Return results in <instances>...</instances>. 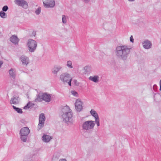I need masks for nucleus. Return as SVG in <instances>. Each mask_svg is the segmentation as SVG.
<instances>
[{
  "label": "nucleus",
  "mask_w": 161,
  "mask_h": 161,
  "mask_svg": "<svg viewBox=\"0 0 161 161\" xmlns=\"http://www.w3.org/2000/svg\"><path fill=\"white\" fill-rule=\"evenodd\" d=\"M0 16L2 18L5 19L7 17V15L4 12L2 11L0 12Z\"/></svg>",
  "instance_id": "a878e982"
},
{
  "label": "nucleus",
  "mask_w": 161,
  "mask_h": 161,
  "mask_svg": "<svg viewBox=\"0 0 161 161\" xmlns=\"http://www.w3.org/2000/svg\"><path fill=\"white\" fill-rule=\"evenodd\" d=\"M44 6L46 8H52L55 5L54 0H42Z\"/></svg>",
  "instance_id": "0eeeda50"
},
{
  "label": "nucleus",
  "mask_w": 161,
  "mask_h": 161,
  "mask_svg": "<svg viewBox=\"0 0 161 161\" xmlns=\"http://www.w3.org/2000/svg\"><path fill=\"white\" fill-rule=\"evenodd\" d=\"M71 94L77 97L78 95V93L76 91H72L71 92Z\"/></svg>",
  "instance_id": "c756f323"
},
{
  "label": "nucleus",
  "mask_w": 161,
  "mask_h": 161,
  "mask_svg": "<svg viewBox=\"0 0 161 161\" xmlns=\"http://www.w3.org/2000/svg\"><path fill=\"white\" fill-rule=\"evenodd\" d=\"M160 89L159 90L161 91V80L159 81Z\"/></svg>",
  "instance_id": "72a5a7b5"
},
{
  "label": "nucleus",
  "mask_w": 161,
  "mask_h": 161,
  "mask_svg": "<svg viewBox=\"0 0 161 161\" xmlns=\"http://www.w3.org/2000/svg\"><path fill=\"white\" fill-rule=\"evenodd\" d=\"M59 161H67V160L65 159L62 158L60 159Z\"/></svg>",
  "instance_id": "f704fd0d"
},
{
  "label": "nucleus",
  "mask_w": 161,
  "mask_h": 161,
  "mask_svg": "<svg viewBox=\"0 0 161 161\" xmlns=\"http://www.w3.org/2000/svg\"><path fill=\"white\" fill-rule=\"evenodd\" d=\"M12 107L19 114H22L23 113V111H22V109L20 108H19L16 107V106L13 105Z\"/></svg>",
  "instance_id": "b1692460"
},
{
  "label": "nucleus",
  "mask_w": 161,
  "mask_h": 161,
  "mask_svg": "<svg viewBox=\"0 0 161 161\" xmlns=\"http://www.w3.org/2000/svg\"><path fill=\"white\" fill-rule=\"evenodd\" d=\"M8 9V6L7 5L4 6L2 8V11L3 12H6Z\"/></svg>",
  "instance_id": "c85d7f7f"
},
{
  "label": "nucleus",
  "mask_w": 161,
  "mask_h": 161,
  "mask_svg": "<svg viewBox=\"0 0 161 161\" xmlns=\"http://www.w3.org/2000/svg\"><path fill=\"white\" fill-rule=\"evenodd\" d=\"M3 63L2 61H0V68L1 67Z\"/></svg>",
  "instance_id": "c9c22d12"
},
{
  "label": "nucleus",
  "mask_w": 161,
  "mask_h": 161,
  "mask_svg": "<svg viewBox=\"0 0 161 161\" xmlns=\"http://www.w3.org/2000/svg\"><path fill=\"white\" fill-rule=\"evenodd\" d=\"M99 77L98 76L95 75L94 76H90L89 78V80L95 83H97L99 81Z\"/></svg>",
  "instance_id": "aec40b11"
},
{
  "label": "nucleus",
  "mask_w": 161,
  "mask_h": 161,
  "mask_svg": "<svg viewBox=\"0 0 161 161\" xmlns=\"http://www.w3.org/2000/svg\"><path fill=\"white\" fill-rule=\"evenodd\" d=\"M82 103L80 99H78L75 103V108L78 112H80L83 109Z\"/></svg>",
  "instance_id": "9d476101"
},
{
  "label": "nucleus",
  "mask_w": 161,
  "mask_h": 161,
  "mask_svg": "<svg viewBox=\"0 0 161 161\" xmlns=\"http://www.w3.org/2000/svg\"><path fill=\"white\" fill-rule=\"evenodd\" d=\"M30 132V130L28 127H23L20 130V138L22 142H26L28 135Z\"/></svg>",
  "instance_id": "20e7f679"
},
{
  "label": "nucleus",
  "mask_w": 161,
  "mask_h": 161,
  "mask_svg": "<svg viewBox=\"0 0 161 161\" xmlns=\"http://www.w3.org/2000/svg\"><path fill=\"white\" fill-rule=\"evenodd\" d=\"M74 82H75H75H77V80H74Z\"/></svg>",
  "instance_id": "4c0bfd02"
},
{
  "label": "nucleus",
  "mask_w": 161,
  "mask_h": 161,
  "mask_svg": "<svg viewBox=\"0 0 161 161\" xmlns=\"http://www.w3.org/2000/svg\"><path fill=\"white\" fill-rule=\"evenodd\" d=\"M60 115L63 121L68 125L73 123V114L72 110L68 106H64L62 109Z\"/></svg>",
  "instance_id": "f03ea898"
},
{
  "label": "nucleus",
  "mask_w": 161,
  "mask_h": 161,
  "mask_svg": "<svg viewBox=\"0 0 161 161\" xmlns=\"http://www.w3.org/2000/svg\"><path fill=\"white\" fill-rule=\"evenodd\" d=\"M131 48L126 45L117 46L115 51L116 56L123 60L127 58L130 53Z\"/></svg>",
  "instance_id": "f257e3e1"
},
{
  "label": "nucleus",
  "mask_w": 161,
  "mask_h": 161,
  "mask_svg": "<svg viewBox=\"0 0 161 161\" xmlns=\"http://www.w3.org/2000/svg\"><path fill=\"white\" fill-rule=\"evenodd\" d=\"M52 139V137L49 135H47L46 134H44L42 137V141L45 142H49Z\"/></svg>",
  "instance_id": "f3484780"
},
{
  "label": "nucleus",
  "mask_w": 161,
  "mask_h": 161,
  "mask_svg": "<svg viewBox=\"0 0 161 161\" xmlns=\"http://www.w3.org/2000/svg\"><path fill=\"white\" fill-rule=\"evenodd\" d=\"M14 2L16 4L26 9L28 7V3L25 0H15Z\"/></svg>",
  "instance_id": "1a4fd4ad"
},
{
  "label": "nucleus",
  "mask_w": 161,
  "mask_h": 161,
  "mask_svg": "<svg viewBox=\"0 0 161 161\" xmlns=\"http://www.w3.org/2000/svg\"><path fill=\"white\" fill-rule=\"evenodd\" d=\"M130 41L132 43L134 42V40L132 36H131L130 37Z\"/></svg>",
  "instance_id": "2f4dec72"
},
{
  "label": "nucleus",
  "mask_w": 161,
  "mask_h": 161,
  "mask_svg": "<svg viewBox=\"0 0 161 161\" xmlns=\"http://www.w3.org/2000/svg\"><path fill=\"white\" fill-rule=\"evenodd\" d=\"M66 66L69 69L73 68V66L72 65V62L71 61L69 60L67 61Z\"/></svg>",
  "instance_id": "393cba45"
},
{
  "label": "nucleus",
  "mask_w": 161,
  "mask_h": 161,
  "mask_svg": "<svg viewBox=\"0 0 161 161\" xmlns=\"http://www.w3.org/2000/svg\"><path fill=\"white\" fill-rule=\"evenodd\" d=\"M59 78L64 84L68 83L69 86H71L72 78L69 74L66 72L63 73L60 75Z\"/></svg>",
  "instance_id": "423d86ee"
},
{
  "label": "nucleus",
  "mask_w": 161,
  "mask_h": 161,
  "mask_svg": "<svg viewBox=\"0 0 161 161\" xmlns=\"http://www.w3.org/2000/svg\"><path fill=\"white\" fill-rule=\"evenodd\" d=\"M45 119L46 118L44 114L43 113L40 114L39 116V122L38 125V129L39 130L43 127Z\"/></svg>",
  "instance_id": "6e6552de"
},
{
  "label": "nucleus",
  "mask_w": 161,
  "mask_h": 161,
  "mask_svg": "<svg viewBox=\"0 0 161 161\" xmlns=\"http://www.w3.org/2000/svg\"><path fill=\"white\" fill-rule=\"evenodd\" d=\"M68 19V17L65 15H62V22L64 25H66L67 20Z\"/></svg>",
  "instance_id": "5701e85b"
},
{
  "label": "nucleus",
  "mask_w": 161,
  "mask_h": 161,
  "mask_svg": "<svg viewBox=\"0 0 161 161\" xmlns=\"http://www.w3.org/2000/svg\"><path fill=\"white\" fill-rule=\"evenodd\" d=\"M142 45L144 48L149 49L151 48L152 46V43L150 41L147 40L143 42Z\"/></svg>",
  "instance_id": "dca6fc26"
},
{
  "label": "nucleus",
  "mask_w": 161,
  "mask_h": 161,
  "mask_svg": "<svg viewBox=\"0 0 161 161\" xmlns=\"http://www.w3.org/2000/svg\"><path fill=\"white\" fill-rule=\"evenodd\" d=\"M95 125V124H96L97 125V126L98 127L100 125V119L99 118L95 119V121H94Z\"/></svg>",
  "instance_id": "bb28decb"
},
{
  "label": "nucleus",
  "mask_w": 161,
  "mask_h": 161,
  "mask_svg": "<svg viewBox=\"0 0 161 161\" xmlns=\"http://www.w3.org/2000/svg\"><path fill=\"white\" fill-rule=\"evenodd\" d=\"M128 1L131 2H132L135 1L136 0H128Z\"/></svg>",
  "instance_id": "e433bc0d"
},
{
  "label": "nucleus",
  "mask_w": 161,
  "mask_h": 161,
  "mask_svg": "<svg viewBox=\"0 0 161 161\" xmlns=\"http://www.w3.org/2000/svg\"><path fill=\"white\" fill-rule=\"evenodd\" d=\"M43 100L42 95L38 94L36 95V98L35 100V102H42Z\"/></svg>",
  "instance_id": "4be33fe9"
},
{
  "label": "nucleus",
  "mask_w": 161,
  "mask_h": 161,
  "mask_svg": "<svg viewBox=\"0 0 161 161\" xmlns=\"http://www.w3.org/2000/svg\"><path fill=\"white\" fill-rule=\"evenodd\" d=\"M83 3H88L90 0H81Z\"/></svg>",
  "instance_id": "7c9ffc66"
},
{
  "label": "nucleus",
  "mask_w": 161,
  "mask_h": 161,
  "mask_svg": "<svg viewBox=\"0 0 161 161\" xmlns=\"http://www.w3.org/2000/svg\"><path fill=\"white\" fill-rule=\"evenodd\" d=\"M41 11V8L39 7L35 11V13L37 15H39Z\"/></svg>",
  "instance_id": "cd10ccee"
},
{
  "label": "nucleus",
  "mask_w": 161,
  "mask_h": 161,
  "mask_svg": "<svg viewBox=\"0 0 161 161\" xmlns=\"http://www.w3.org/2000/svg\"><path fill=\"white\" fill-rule=\"evenodd\" d=\"M43 100L46 102H49L51 100V96L50 94L45 93L42 94Z\"/></svg>",
  "instance_id": "4468645a"
},
{
  "label": "nucleus",
  "mask_w": 161,
  "mask_h": 161,
  "mask_svg": "<svg viewBox=\"0 0 161 161\" xmlns=\"http://www.w3.org/2000/svg\"><path fill=\"white\" fill-rule=\"evenodd\" d=\"M19 58L23 65L27 66L30 63L29 58L25 56L22 55Z\"/></svg>",
  "instance_id": "9b49d317"
},
{
  "label": "nucleus",
  "mask_w": 161,
  "mask_h": 161,
  "mask_svg": "<svg viewBox=\"0 0 161 161\" xmlns=\"http://www.w3.org/2000/svg\"><path fill=\"white\" fill-rule=\"evenodd\" d=\"M62 68L61 65H54L52 69V72L54 75H57L58 72Z\"/></svg>",
  "instance_id": "f8f14e48"
},
{
  "label": "nucleus",
  "mask_w": 161,
  "mask_h": 161,
  "mask_svg": "<svg viewBox=\"0 0 161 161\" xmlns=\"http://www.w3.org/2000/svg\"><path fill=\"white\" fill-rule=\"evenodd\" d=\"M35 106V104L31 102H29L27 105L24 107V108L25 109H28L29 108H31Z\"/></svg>",
  "instance_id": "412c9836"
},
{
  "label": "nucleus",
  "mask_w": 161,
  "mask_h": 161,
  "mask_svg": "<svg viewBox=\"0 0 161 161\" xmlns=\"http://www.w3.org/2000/svg\"><path fill=\"white\" fill-rule=\"evenodd\" d=\"M37 46V43L35 40L29 39L27 42V46L29 51L31 53H33L36 51Z\"/></svg>",
  "instance_id": "39448f33"
},
{
  "label": "nucleus",
  "mask_w": 161,
  "mask_h": 161,
  "mask_svg": "<svg viewBox=\"0 0 161 161\" xmlns=\"http://www.w3.org/2000/svg\"><path fill=\"white\" fill-rule=\"evenodd\" d=\"M10 41L15 45H16L18 44L19 41V39L17 37V36H15V35H13L10 38Z\"/></svg>",
  "instance_id": "a211bd4d"
},
{
  "label": "nucleus",
  "mask_w": 161,
  "mask_h": 161,
  "mask_svg": "<svg viewBox=\"0 0 161 161\" xmlns=\"http://www.w3.org/2000/svg\"><path fill=\"white\" fill-rule=\"evenodd\" d=\"M9 75L12 80H14L16 75V71L14 69L11 68L8 71Z\"/></svg>",
  "instance_id": "ddd939ff"
},
{
  "label": "nucleus",
  "mask_w": 161,
  "mask_h": 161,
  "mask_svg": "<svg viewBox=\"0 0 161 161\" xmlns=\"http://www.w3.org/2000/svg\"><path fill=\"white\" fill-rule=\"evenodd\" d=\"M19 98L17 96H14L11 98L10 101V103L11 104H16L19 103Z\"/></svg>",
  "instance_id": "2eb2a0df"
},
{
  "label": "nucleus",
  "mask_w": 161,
  "mask_h": 161,
  "mask_svg": "<svg viewBox=\"0 0 161 161\" xmlns=\"http://www.w3.org/2000/svg\"><path fill=\"white\" fill-rule=\"evenodd\" d=\"M90 113L91 115L94 118L95 120L99 118L98 114L94 110L92 109Z\"/></svg>",
  "instance_id": "6ab92c4d"
},
{
  "label": "nucleus",
  "mask_w": 161,
  "mask_h": 161,
  "mask_svg": "<svg viewBox=\"0 0 161 161\" xmlns=\"http://www.w3.org/2000/svg\"><path fill=\"white\" fill-rule=\"evenodd\" d=\"M95 126L93 120H88L83 122L82 125V130L87 132H89L93 130Z\"/></svg>",
  "instance_id": "7ed1b4c3"
},
{
  "label": "nucleus",
  "mask_w": 161,
  "mask_h": 161,
  "mask_svg": "<svg viewBox=\"0 0 161 161\" xmlns=\"http://www.w3.org/2000/svg\"><path fill=\"white\" fill-rule=\"evenodd\" d=\"M89 67L88 66H86L84 67V69L86 71H87V69L88 68H89Z\"/></svg>",
  "instance_id": "473e14b6"
}]
</instances>
